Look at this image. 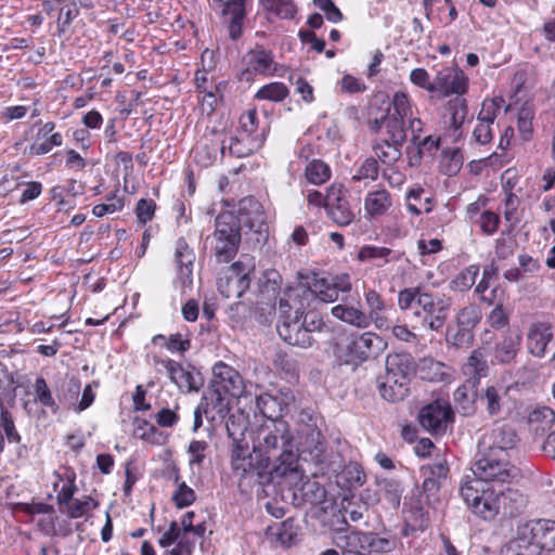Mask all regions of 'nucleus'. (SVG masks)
<instances>
[{
    "label": "nucleus",
    "instance_id": "obj_1",
    "mask_svg": "<svg viewBox=\"0 0 555 555\" xmlns=\"http://www.w3.org/2000/svg\"><path fill=\"white\" fill-rule=\"evenodd\" d=\"M254 447L262 457L275 461L285 450L297 454L309 453L319 459L324 450V440L317 426V417L309 411H301L294 437L284 420H270L261 424L254 438Z\"/></svg>",
    "mask_w": 555,
    "mask_h": 555
},
{
    "label": "nucleus",
    "instance_id": "obj_2",
    "mask_svg": "<svg viewBox=\"0 0 555 555\" xmlns=\"http://www.w3.org/2000/svg\"><path fill=\"white\" fill-rule=\"evenodd\" d=\"M231 467L241 477L256 476L260 483L285 481L287 486L296 487L304 479L298 454L285 450L272 461L269 456L262 457L255 447L250 451L247 441L233 443Z\"/></svg>",
    "mask_w": 555,
    "mask_h": 555
},
{
    "label": "nucleus",
    "instance_id": "obj_3",
    "mask_svg": "<svg viewBox=\"0 0 555 555\" xmlns=\"http://www.w3.org/2000/svg\"><path fill=\"white\" fill-rule=\"evenodd\" d=\"M555 552V520L531 519L519 522L506 543L507 555H542Z\"/></svg>",
    "mask_w": 555,
    "mask_h": 555
},
{
    "label": "nucleus",
    "instance_id": "obj_4",
    "mask_svg": "<svg viewBox=\"0 0 555 555\" xmlns=\"http://www.w3.org/2000/svg\"><path fill=\"white\" fill-rule=\"evenodd\" d=\"M386 348L387 343L374 332L351 333L335 344L334 356L340 364L357 367Z\"/></svg>",
    "mask_w": 555,
    "mask_h": 555
},
{
    "label": "nucleus",
    "instance_id": "obj_5",
    "mask_svg": "<svg viewBox=\"0 0 555 555\" xmlns=\"http://www.w3.org/2000/svg\"><path fill=\"white\" fill-rule=\"evenodd\" d=\"M460 493L467 507L482 519L490 520L499 514L501 492L482 480L467 478L462 483Z\"/></svg>",
    "mask_w": 555,
    "mask_h": 555
},
{
    "label": "nucleus",
    "instance_id": "obj_6",
    "mask_svg": "<svg viewBox=\"0 0 555 555\" xmlns=\"http://www.w3.org/2000/svg\"><path fill=\"white\" fill-rule=\"evenodd\" d=\"M241 243V220L231 211H222L216 218L212 249L218 262L231 261Z\"/></svg>",
    "mask_w": 555,
    "mask_h": 555
},
{
    "label": "nucleus",
    "instance_id": "obj_7",
    "mask_svg": "<svg viewBox=\"0 0 555 555\" xmlns=\"http://www.w3.org/2000/svg\"><path fill=\"white\" fill-rule=\"evenodd\" d=\"M253 256L242 255L218 278V291L225 298H240L250 286V273L255 271Z\"/></svg>",
    "mask_w": 555,
    "mask_h": 555
},
{
    "label": "nucleus",
    "instance_id": "obj_8",
    "mask_svg": "<svg viewBox=\"0 0 555 555\" xmlns=\"http://www.w3.org/2000/svg\"><path fill=\"white\" fill-rule=\"evenodd\" d=\"M333 541L344 555H364L365 552H387L391 547L389 540L371 532L338 530Z\"/></svg>",
    "mask_w": 555,
    "mask_h": 555
},
{
    "label": "nucleus",
    "instance_id": "obj_9",
    "mask_svg": "<svg viewBox=\"0 0 555 555\" xmlns=\"http://www.w3.org/2000/svg\"><path fill=\"white\" fill-rule=\"evenodd\" d=\"M473 479H480L485 483L489 481L506 482L515 478L517 468L511 464L509 457H503L488 452H477V459L473 465Z\"/></svg>",
    "mask_w": 555,
    "mask_h": 555
},
{
    "label": "nucleus",
    "instance_id": "obj_10",
    "mask_svg": "<svg viewBox=\"0 0 555 555\" xmlns=\"http://www.w3.org/2000/svg\"><path fill=\"white\" fill-rule=\"evenodd\" d=\"M517 442V435L511 427L496 425L482 435L478 448L480 452L509 457V452L516 447Z\"/></svg>",
    "mask_w": 555,
    "mask_h": 555
},
{
    "label": "nucleus",
    "instance_id": "obj_11",
    "mask_svg": "<svg viewBox=\"0 0 555 555\" xmlns=\"http://www.w3.org/2000/svg\"><path fill=\"white\" fill-rule=\"evenodd\" d=\"M418 422L425 430L441 435L453 422V411L448 402L437 400L421 409Z\"/></svg>",
    "mask_w": 555,
    "mask_h": 555
},
{
    "label": "nucleus",
    "instance_id": "obj_12",
    "mask_svg": "<svg viewBox=\"0 0 555 555\" xmlns=\"http://www.w3.org/2000/svg\"><path fill=\"white\" fill-rule=\"evenodd\" d=\"M212 375L216 391L220 397L224 395L241 398L246 395V385L243 377L234 367L219 361L212 367Z\"/></svg>",
    "mask_w": 555,
    "mask_h": 555
},
{
    "label": "nucleus",
    "instance_id": "obj_13",
    "mask_svg": "<svg viewBox=\"0 0 555 555\" xmlns=\"http://www.w3.org/2000/svg\"><path fill=\"white\" fill-rule=\"evenodd\" d=\"M243 68L240 73V80L250 82L255 76H271L276 70V63L270 51L255 49L247 52L242 60Z\"/></svg>",
    "mask_w": 555,
    "mask_h": 555
},
{
    "label": "nucleus",
    "instance_id": "obj_14",
    "mask_svg": "<svg viewBox=\"0 0 555 555\" xmlns=\"http://www.w3.org/2000/svg\"><path fill=\"white\" fill-rule=\"evenodd\" d=\"M175 257L178 273L173 286L180 292L181 296H184L188 289H191L193 285V262L195 260V254L183 238H179L176 244Z\"/></svg>",
    "mask_w": 555,
    "mask_h": 555
},
{
    "label": "nucleus",
    "instance_id": "obj_15",
    "mask_svg": "<svg viewBox=\"0 0 555 555\" xmlns=\"http://www.w3.org/2000/svg\"><path fill=\"white\" fill-rule=\"evenodd\" d=\"M312 300V294L306 286L299 284L287 287L279 301V317L302 318Z\"/></svg>",
    "mask_w": 555,
    "mask_h": 555
},
{
    "label": "nucleus",
    "instance_id": "obj_16",
    "mask_svg": "<svg viewBox=\"0 0 555 555\" xmlns=\"http://www.w3.org/2000/svg\"><path fill=\"white\" fill-rule=\"evenodd\" d=\"M434 88L442 96L462 95L467 92L468 77L456 66L446 67L437 73Z\"/></svg>",
    "mask_w": 555,
    "mask_h": 555
},
{
    "label": "nucleus",
    "instance_id": "obj_17",
    "mask_svg": "<svg viewBox=\"0 0 555 555\" xmlns=\"http://www.w3.org/2000/svg\"><path fill=\"white\" fill-rule=\"evenodd\" d=\"M276 330L280 337L289 345L308 348L313 344V337L305 331L301 318L279 317Z\"/></svg>",
    "mask_w": 555,
    "mask_h": 555
},
{
    "label": "nucleus",
    "instance_id": "obj_18",
    "mask_svg": "<svg viewBox=\"0 0 555 555\" xmlns=\"http://www.w3.org/2000/svg\"><path fill=\"white\" fill-rule=\"evenodd\" d=\"M554 339V331L550 323L534 322L530 324L526 334L528 352L539 359L546 356L547 346Z\"/></svg>",
    "mask_w": 555,
    "mask_h": 555
},
{
    "label": "nucleus",
    "instance_id": "obj_19",
    "mask_svg": "<svg viewBox=\"0 0 555 555\" xmlns=\"http://www.w3.org/2000/svg\"><path fill=\"white\" fill-rule=\"evenodd\" d=\"M55 124L52 121L42 125L33 138L29 146L31 155H44L51 152L54 147L63 144V135L54 131Z\"/></svg>",
    "mask_w": 555,
    "mask_h": 555
},
{
    "label": "nucleus",
    "instance_id": "obj_20",
    "mask_svg": "<svg viewBox=\"0 0 555 555\" xmlns=\"http://www.w3.org/2000/svg\"><path fill=\"white\" fill-rule=\"evenodd\" d=\"M264 140V130H262L261 135L256 137H230L228 142H222L220 151L222 155H225L228 152L232 156L242 158L260 149Z\"/></svg>",
    "mask_w": 555,
    "mask_h": 555
},
{
    "label": "nucleus",
    "instance_id": "obj_21",
    "mask_svg": "<svg viewBox=\"0 0 555 555\" xmlns=\"http://www.w3.org/2000/svg\"><path fill=\"white\" fill-rule=\"evenodd\" d=\"M391 207L392 196L386 189L367 192L363 201L365 218L369 220L385 216Z\"/></svg>",
    "mask_w": 555,
    "mask_h": 555
},
{
    "label": "nucleus",
    "instance_id": "obj_22",
    "mask_svg": "<svg viewBox=\"0 0 555 555\" xmlns=\"http://www.w3.org/2000/svg\"><path fill=\"white\" fill-rule=\"evenodd\" d=\"M155 365L158 371L164 370L172 383L181 390L191 391L196 389L194 377L191 372L186 371L180 363L171 359L155 358Z\"/></svg>",
    "mask_w": 555,
    "mask_h": 555
},
{
    "label": "nucleus",
    "instance_id": "obj_23",
    "mask_svg": "<svg viewBox=\"0 0 555 555\" xmlns=\"http://www.w3.org/2000/svg\"><path fill=\"white\" fill-rule=\"evenodd\" d=\"M413 358L409 353H390L386 358V376L393 384L397 382L406 383L409 375L413 371Z\"/></svg>",
    "mask_w": 555,
    "mask_h": 555
},
{
    "label": "nucleus",
    "instance_id": "obj_24",
    "mask_svg": "<svg viewBox=\"0 0 555 555\" xmlns=\"http://www.w3.org/2000/svg\"><path fill=\"white\" fill-rule=\"evenodd\" d=\"M364 299L367 307L366 317L370 318V324L374 323L375 327L379 331L388 330L390 323L384 312L386 310V304L383 297L375 289H366L364 292Z\"/></svg>",
    "mask_w": 555,
    "mask_h": 555
},
{
    "label": "nucleus",
    "instance_id": "obj_25",
    "mask_svg": "<svg viewBox=\"0 0 555 555\" xmlns=\"http://www.w3.org/2000/svg\"><path fill=\"white\" fill-rule=\"evenodd\" d=\"M480 401L491 416H499L507 408L508 390L503 386H488L480 395Z\"/></svg>",
    "mask_w": 555,
    "mask_h": 555
},
{
    "label": "nucleus",
    "instance_id": "obj_26",
    "mask_svg": "<svg viewBox=\"0 0 555 555\" xmlns=\"http://www.w3.org/2000/svg\"><path fill=\"white\" fill-rule=\"evenodd\" d=\"M53 489L57 492V503L63 506L65 503H69L73 499L77 488L75 485L76 475L68 468L54 472L53 474Z\"/></svg>",
    "mask_w": 555,
    "mask_h": 555
},
{
    "label": "nucleus",
    "instance_id": "obj_27",
    "mask_svg": "<svg viewBox=\"0 0 555 555\" xmlns=\"http://www.w3.org/2000/svg\"><path fill=\"white\" fill-rule=\"evenodd\" d=\"M334 318L358 328H366L370 325V318L366 317L360 307L350 304H339L332 308Z\"/></svg>",
    "mask_w": 555,
    "mask_h": 555
},
{
    "label": "nucleus",
    "instance_id": "obj_28",
    "mask_svg": "<svg viewBox=\"0 0 555 555\" xmlns=\"http://www.w3.org/2000/svg\"><path fill=\"white\" fill-rule=\"evenodd\" d=\"M404 119L398 118L396 114H391V109L387 108L386 114L374 120V129L385 127L388 140L393 143L403 144L405 141Z\"/></svg>",
    "mask_w": 555,
    "mask_h": 555
},
{
    "label": "nucleus",
    "instance_id": "obj_29",
    "mask_svg": "<svg viewBox=\"0 0 555 555\" xmlns=\"http://www.w3.org/2000/svg\"><path fill=\"white\" fill-rule=\"evenodd\" d=\"M418 374L430 382H447L452 376V369L433 358H424L418 364Z\"/></svg>",
    "mask_w": 555,
    "mask_h": 555
},
{
    "label": "nucleus",
    "instance_id": "obj_30",
    "mask_svg": "<svg viewBox=\"0 0 555 555\" xmlns=\"http://www.w3.org/2000/svg\"><path fill=\"white\" fill-rule=\"evenodd\" d=\"M266 534L272 542L281 546H291L296 541L298 529L292 520H285L268 527Z\"/></svg>",
    "mask_w": 555,
    "mask_h": 555
},
{
    "label": "nucleus",
    "instance_id": "obj_31",
    "mask_svg": "<svg viewBox=\"0 0 555 555\" xmlns=\"http://www.w3.org/2000/svg\"><path fill=\"white\" fill-rule=\"evenodd\" d=\"M476 398V382L470 379L459 386L453 393L455 404L465 415L474 412Z\"/></svg>",
    "mask_w": 555,
    "mask_h": 555
},
{
    "label": "nucleus",
    "instance_id": "obj_32",
    "mask_svg": "<svg viewBox=\"0 0 555 555\" xmlns=\"http://www.w3.org/2000/svg\"><path fill=\"white\" fill-rule=\"evenodd\" d=\"M401 257L402 254L400 251L392 250L388 247L373 245L363 246L358 254V258L361 261L378 260L379 262L377 266L379 267L390 261H398Z\"/></svg>",
    "mask_w": 555,
    "mask_h": 555
},
{
    "label": "nucleus",
    "instance_id": "obj_33",
    "mask_svg": "<svg viewBox=\"0 0 555 555\" xmlns=\"http://www.w3.org/2000/svg\"><path fill=\"white\" fill-rule=\"evenodd\" d=\"M133 435L141 440L156 446H162L167 440V436L155 425L139 417L133 421Z\"/></svg>",
    "mask_w": 555,
    "mask_h": 555
},
{
    "label": "nucleus",
    "instance_id": "obj_34",
    "mask_svg": "<svg viewBox=\"0 0 555 555\" xmlns=\"http://www.w3.org/2000/svg\"><path fill=\"white\" fill-rule=\"evenodd\" d=\"M520 336L507 334L495 346V359L500 363H511L517 357L520 349Z\"/></svg>",
    "mask_w": 555,
    "mask_h": 555
},
{
    "label": "nucleus",
    "instance_id": "obj_35",
    "mask_svg": "<svg viewBox=\"0 0 555 555\" xmlns=\"http://www.w3.org/2000/svg\"><path fill=\"white\" fill-rule=\"evenodd\" d=\"M306 288L311 292L312 299L318 298L323 302H334L337 300L336 291L333 288L331 280L327 278L314 274L311 281L308 282Z\"/></svg>",
    "mask_w": 555,
    "mask_h": 555
},
{
    "label": "nucleus",
    "instance_id": "obj_36",
    "mask_svg": "<svg viewBox=\"0 0 555 555\" xmlns=\"http://www.w3.org/2000/svg\"><path fill=\"white\" fill-rule=\"evenodd\" d=\"M378 490L383 500L392 508H398L403 489L396 479L384 478L378 481Z\"/></svg>",
    "mask_w": 555,
    "mask_h": 555
},
{
    "label": "nucleus",
    "instance_id": "obj_37",
    "mask_svg": "<svg viewBox=\"0 0 555 555\" xmlns=\"http://www.w3.org/2000/svg\"><path fill=\"white\" fill-rule=\"evenodd\" d=\"M256 404L261 414L267 417V421L282 420L281 416L284 410L274 395L266 392L257 396Z\"/></svg>",
    "mask_w": 555,
    "mask_h": 555
},
{
    "label": "nucleus",
    "instance_id": "obj_38",
    "mask_svg": "<svg viewBox=\"0 0 555 555\" xmlns=\"http://www.w3.org/2000/svg\"><path fill=\"white\" fill-rule=\"evenodd\" d=\"M222 82L210 83V87L207 91L199 92L202 96L198 99V104L202 114L210 116L216 111L219 101L222 98Z\"/></svg>",
    "mask_w": 555,
    "mask_h": 555
},
{
    "label": "nucleus",
    "instance_id": "obj_39",
    "mask_svg": "<svg viewBox=\"0 0 555 555\" xmlns=\"http://www.w3.org/2000/svg\"><path fill=\"white\" fill-rule=\"evenodd\" d=\"M402 144L393 143L388 139L375 143L374 152L378 159L387 165L396 163L401 157Z\"/></svg>",
    "mask_w": 555,
    "mask_h": 555
},
{
    "label": "nucleus",
    "instance_id": "obj_40",
    "mask_svg": "<svg viewBox=\"0 0 555 555\" xmlns=\"http://www.w3.org/2000/svg\"><path fill=\"white\" fill-rule=\"evenodd\" d=\"M327 214L338 225H348L354 219V214L349 205L348 199L325 205Z\"/></svg>",
    "mask_w": 555,
    "mask_h": 555
},
{
    "label": "nucleus",
    "instance_id": "obj_41",
    "mask_svg": "<svg viewBox=\"0 0 555 555\" xmlns=\"http://www.w3.org/2000/svg\"><path fill=\"white\" fill-rule=\"evenodd\" d=\"M305 176L311 184L320 185L331 178V169L324 162L314 159L306 166Z\"/></svg>",
    "mask_w": 555,
    "mask_h": 555
},
{
    "label": "nucleus",
    "instance_id": "obj_42",
    "mask_svg": "<svg viewBox=\"0 0 555 555\" xmlns=\"http://www.w3.org/2000/svg\"><path fill=\"white\" fill-rule=\"evenodd\" d=\"M528 421L535 431H544L555 422V413L548 406H539L531 411Z\"/></svg>",
    "mask_w": 555,
    "mask_h": 555
},
{
    "label": "nucleus",
    "instance_id": "obj_43",
    "mask_svg": "<svg viewBox=\"0 0 555 555\" xmlns=\"http://www.w3.org/2000/svg\"><path fill=\"white\" fill-rule=\"evenodd\" d=\"M464 157L459 149L447 150L442 154L441 158V171L448 176H455L462 168Z\"/></svg>",
    "mask_w": 555,
    "mask_h": 555
},
{
    "label": "nucleus",
    "instance_id": "obj_44",
    "mask_svg": "<svg viewBox=\"0 0 555 555\" xmlns=\"http://www.w3.org/2000/svg\"><path fill=\"white\" fill-rule=\"evenodd\" d=\"M262 5L266 11L280 18H293L297 13V8L293 0H262Z\"/></svg>",
    "mask_w": 555,
    "mask_h": 555
},
{
    "label": "nucleus",
    "instance_id": "obj_45",
    "mask_svg": "<svg viewBox=\"0 0 555 555\" xmlns=\"http://www.w3.org/2000/svg\"><path fill=\"white\" fill-rule=\"evenodd\" d=\"M408 387L406 383L389 382V377L385 376V382L379 385V393L380 396L390 402H396L402 400L406 395Z\"/></svg>",
    "mask_w": 555,
    "mask_h": 555
},
{
    "label": "nucleus",
    "instance_id": "obj_46",
    "mask_svg": "<svg viewBox=\"0 0 555 555\" xmlns=\"http://www.w3.org/2000/svg\"><path fill=\"white\" fill-rule=\"evenodd\" d=\"M288 94L287 87L283 82H270L261 87L257 93L256 98L259 100H269V101H283Z\"/></svg>",
    "mask_w": 555,
    "mask_h": 555
},
{
    "label": "nucleus",
    "instance_id": "obj_47",
    "mask_svg": "<svg viewBox=\"0 0 555 555\" xmlns=\"http://www.w3.org/2000/svg\"><path fill=\"white\" fill-rule=\"evenodd\" d=\"M64 506H66L65 512L70 518H80L95 508L96 503L90 496H85L83 499H72Z\"/></svg>",
    "mask_w": 555,
    "mask_h": 555
},
{
    "label": "nucleus",
    "instance_id": "obj_48",
    "mask_svg": "<svg viewBox=\"0 0 555 555\" xmlns=\"http://www.w3.org/2000/svg\"><path fill=\"white\" fill-rule=\"evenodd\" d=\"M238 134L246 137H256L261 135V133H257L258 129V113L256 108H249L244 112L238 121Z\"/></svg>",
    "mask_w": 555,
    "mask_h": 555
},
{
    "label": "nucleus",
    "instance_id": "obj_49",
    "mask_svg": "<svg viewBox=\"0 0 555 555\" xmlns=\"http://www.w3.org/2000/svg\"><path fill=\"white\" fill-rule=\"evenodd\" d=\"M447 341L455 347H468L473 341L472 330L460 326H449L447 331Z\"/></svg>",
    "mask_w": 555,
    "mask_h": 555
},
{
    "label": "nucleus",
    "instance_id": "obj_50",
    "mask_svg": "<svg viewBox=\"0 0 555 555\" xmlns=\"http://www.w3.org/2000/svg\"><path fill=\"white\" fill-rule=\"evenodd\" d=\"M247 429V418L243 415H230L227 421V430L232 438L233 443L236 441H246L244 439L245 430Z\"/></svg>",
    "mask_w": 555,
    "mask_h": 555
},
{
    "label": "nucleus",
    "instance_id": "obj_51",
    "mask_svg": "<svg viewBox=\"0 0 555 555\" xmlns=\"http://www.w3.org/2000/svg\"><path fill=\"white\" fill-rule=\"evenodd\" d=\"M503 103L504 100L502 98L485 100L478 114V120L492 125Z\"/></svg>",
    "mask_w": 555,
    "mask_h": 555
},
{
    "label": "nucleus",
    "instance_id": "obj_52",
    "mask_svg": "<svg viewBox=\"0 0 555 555\" xmlns=\"http://www.w3.org/2000/svg\"><path fill=\"white\" fill-rule=\"evenodd\" d=\"M387 108L391 109V114H396L398 118L404 119L411 116V104L406 93L396 92L392 96L391 103Z\"/></svg>",
    "mask_w": 555,
    "mask_h": 555
},
{
    "label": "nucleus",
    "instance_id": "obj_53",
    "mask_svg": "<svg viewBox=\"0 0 555 555\" xmlns=\"http://www.w3.org/2000/svg\"><path fill=\"white\" fill-rule=\"evenodd\" d=\"M481 313L476 305H468L460 310L456 315V324L473 330L479 322Z\"/></svg>",
    "mask_w": 555,
    "mask_h": 555
},
{
    "label": "nucleus",
    "instance_id": "obj_54",
    "mask_svg": "<svg viewBox=\"0 0 555 555\" xmlns=\"http://www.w3.org/2000/svg\"><path fill=\"white\" fill-rule=\"evenodd\" d=\"M479 274V267L472 264L462 270L453 280V285L459 291H466L470 288Z\"/></svg>",
    "mask_w": 555,
    "mask_h": 555
},
{
    "label": "nucleus",
    "instance_id": "obj_55",
    "mask_svg": "<svg viewBox=\"0 0 555 555\" xmlns=\"http://www.w3.org/2000/svg\"><path fill=\"white\" fill-rule=\"evenodd\" d=\"M34 388L36 400L39 401L43 406L50 408L53 412H55L57 410V405L43 377L36 378Z\"/></svg>",
    "mask_w": 555,
    "mask_h": 555
},
{
    "label": "nucleus",
    "instance_id": "obj_56",
    "mask_svg": "<svg viewBox=\"0 0 555 555\" xmlns=\"http://www.w3.org/2000/svg\"><path fill=\"white\" fill-rule=\"evenodd\" d=\"M451 120L450 127L453 128L454 132L459 131L464 124L467 116V105L465 100L456 99L450 103Z\"/></svg>",
    "mask_w": 555,
    "mask_h": 555
},
{
    "label": "nucleus",
    "instance_id": "obj_57",
    "mask_svg": "<svg viewBox=\"0 0 555 555\" xmlns=\"http://www.w3.org/2000/svg\"><path fill=\"white\" fill-rule=\"evenodd\" d=\"M208 443L204 440H192L188 448L189 464L191 467H201L205 457Z\"/></svg>",
    "mask_w": 555,
    "mask_h": 555
},
{
    "label": "nucleus",
    "instance_id": "obj_58",
    "mask_svg": "<svg viewBox=\"0 0 555 555\" xmlns=\"http://www.w3.org/2000/svg\"><path fill=\"white\" fill-rule=\"evenodd\" d=\"M429 525V516L423 509L411 512L410 517L406 519L404 533L408 531H424Z\"/></svg>",
    "mask_w": 555,
    "mask_h": 555
},
{
    "label": "nucleus",
    "instance_id": "obj_59",
    "mask_svg": "<svg viewBox=\"0 0 555 555\" xmlns=\"http://www.w3.org/2000/svg\"><path fill=\"white\" fill-rule=\"evenodd\" d=\"M466 373L473 375H480L487 369V360L485 352L481 349H476L469 356L465 365Z\"/></svg>",
    "mask_w": 555,
    "mask_h": 555
},
{
    "label": "nucleus",
    "instance_id": "obj_60",
    "mask_svg": "<svg viewBox=\"0 0 555 555\" xmlns=\"http://www.w3.org/2000/svg\"><path fill=\"white\" fill-rule=\"evenodd\" d=\"M378 177V164L374 158H366L359 167L356 175L352 176V180H376Z\"/></svg>",
    "mask_w": 555,
    "mask_h": 555
},
{
    "label": "nucleus",
    "instance_id": "obj_61",
    "mask_svg": "<svg viewBox=\"0 0 555 555\" xmlns=\"http://www.w3.org/2000/svg\"><path fill=\"white\" fill-rule=\"evenodd\" d=\"M447 310L448 305L444 304L443 306H440L435 311L427 313L424 315V323L431 330V331H439L443 327L446 320H447Z\"/></svg>",
    "mask_w": 555,
    "mask_h": 555
},
{
    "label": "nucleus",
    "instance_id": "obj_62",
    "mask_svg": "<svg viewBox=\"0 0 555 555\" xmlns=\"http://www.w3.org/2000/svg\"><path fill=\"white\" fill-rule=\"evenodd\" d=\"M424 472V475H427L429 477H434L435 480H438L439 482H443L449 474V466L447 464V461L444 459H438L435 463L424 466L422 468Z\"/></svg>",
    "mask_w": 555,
    "mask_h": 555
},
{
    "label": "nucleus",
    "instance_id": "obj_63",
    "mask_svg": "<svg viewBox=\"0 0 555 555\" xmlns=\"http://www.w3.org/2000/svg\"><path fill=\"white\" fill-rule=\"evenodd\" d=\"M172 500L179 508H183L195 501V492L192 488L186 486L185 482H181L173 493Z\"/></svg>",
    "mask_w": 555,
    "mask_h": 555
},
{
    "label": "nucleus",
    "instance_id": "obj_64",
    "mask_svg": "<svg viewBox=\"0 0 555 555\" xmlns=\"http://www.w3.org/2000/svg\"><path fill=\"white\" fill-rule=\"evenodd\" d=\"M175 543L176 546L168 551L170 555H193L195 540L190 539L188 533L182 532Z\"/></svg>",
    "mask_w": 555,
    "mask_h": 555
}]
</instances>
